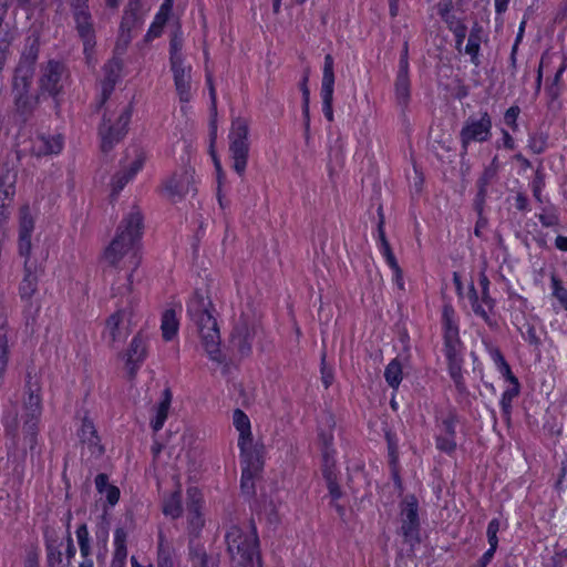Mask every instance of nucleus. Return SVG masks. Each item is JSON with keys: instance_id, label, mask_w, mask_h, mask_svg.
I'll use <instances>...</instances> for the list:
<instances>
[{"instance_id": "obj_1", "label": "nucleus", "mask_w": 567, "mask_h": 567, "mask_svg": "<svg viewBox=\"0 0 567 567\" xmlns=\"http://www.w3.org/2000/svg\"><path fill=\"white\" fill-rule=\"evenodd\" d=\"M143 228L144 218L142 212L137 206H133L118 225L115 238L104 251V259L112 266H116L124 256L131 255L132 270L127 276V284L124 286V290L128 295L132 293L133 272L141 262L138 249Z\"/></svg>"}, {"instance_id": "obj_2", "label": "nucleus", "mask_w": 567, "mask_h": 567, "mask_svg": "<svg viewBox=\"0 0 567 567\" xmlns=\"http://www.w3.org/2000/svg\"><path fill=\"white\" fill-rule=\"evenodd\" d=\"M212 300L199 290H195L187 302V316L196 327L200 343L210 360L223 363L225 355L220 351V332Z\"/></svg>"}, {"instance_id": "obj_3", "label": "nucleus", "mask_w": 567, "mask_h": 567, "mask_svg": "<svg viewBox=\"0 0 567 567\" xmlns=\"http://www.w3.org/2000/svg\"><path fill=\"white\" fill-rule=\"evenodd\" d=\"M227 551L231 559L241 567H261L258 550L259 539L255 526L244 532L239 526L231 525L226 535Z\"/></svg>"}, {"instance_id": "obj_4", "label": "nucleus", "mask_w": 567, "mask_h": 567, "mask_svg": "<svg viewBox=\"0 0 567 567\" xmlns=\"http://www.w3.org/2000/svg\"><path fill=\"white\" fill-rule=\"evenodd\" d=\"M248 122L243 117H237L231 122V128L228 135L229 154L233 161V169L244 176L248 162L249 141Z\"/></svg>"}, {"instance_id": "obj_5", "label": "nucleus", "mask_w": 567, "mask_h": 567, "mask_svg": "<svg viewBox=\"0 0 567 567\" xmlns=\"http://www.w3.org/2000/svg\"><path fill=\"white\" fill-rule=\"evenodd\" d=\"M399 535L412 551L421 543L419 503L414 495H406L401 502Z\"/></svg>"}, {"instance_id": "obj_6", "label": "nucleus", "mask_w": 567, "mask_h": 567, "mask_svg": "<svg viewBox=\"0 0 567 567\" xmlns=\"http://www.w3.org/2000/svg\"><path fill=\"white\" fill-rule=\"evenodd\" d=\"M31 80L12 79L11 94L14 105V115L21 125H24L32 117L40 103V93L31 94Z\"/></svg>"}, {"instance_id": "obj_7", "label": "nucleus", "mask_w": 567, "mask_h": 567, "mask_svg": "<svg viewBox=\"0 0 567 567\" xmlns=\"http://www.w3.org/2000/svg\"><path fill=\"white\" fill-rule=\"evenodd\" d=\"M492 136V117L485 111L478 118L470 116L464 121L460 131L461 154L464 158L468 152V146L473 142L484 143Z\"/></svg>"}, {"instance_id": "obj_8", "label": "nucleus", "mask_w": 567, "mask_h": 567, "mask_svg": "<svg viewBox=\"0 0 567 567\" xmlns=\"http://www.w3.org/2000/svg\"><path fill=\"white\" fill-rule=\"evenodd\" d=\"M131 116L132 109L127 106L120 114L115 124H110V121L103 118L99 127V134L101 136V148L104 153L110 152L125 136Z\"/></svg>"}, {"instance_id": "obj_9", "label": "nucleus", "mask_w": 567, "mask_h": 567, "mask_svg": "<svg viewBox=\"0 0 567 567\" xmlns=\"http://www.w3.org/2000/svg\"><path fill=\"white\" fill-rule=\"evenodd\" d=\"M40 41L39 37L32 34L27 38L23 51L20 55L17 66L13 70L12 79H22L33 81L35 64L39 58Z\"/></svg>"}, {"instance_id": "obj_10", "label": "nucleus", "mask_w": 567, "mask_h": 567, "mask_svg": "<svg viewBox=\"0 0 567 567\" xmlns=\"http://www.w3.org/2000/svg\"><path fill=\"white\" fill-rule=\"evenodd\" d=\"M64 65L55 60H50L41 70L39 79V93H48L55 101L63 90Z\"/></svg>"}, {"instance_id": "obj_11", "label": "nucleus", "mask_w": 567, "mask_h": 567, "mask_svg": "<svg viewBox=\"0 0 567 567\" xmlns=\"http://www.w3.org/2000/svg\"><path fill=\"white\" fill-rule=\"evenodd\" d=\"M334 60L331 54L324 56L323 73L321 81L320 95L322 99V112L324 117L329 121H333V91H334Z\"/></svg>"}, {"instance_id": "obj_12", "label": "nucleus", "mask_w": 567, "mask_h": 567, "mask_svg": "<svg viewBox=\"0 0 567 567\" xmlns=\"http://www.w3.org/2000/svg\"><path fill=\"white\" fill-rule=\"evenodd\" d=\"M203 495L197 487L187 489V519L189 533L198 536L204 527L205 519L202 514Z\"/></svg>"}, {"instance_id": "obj_13", "label": "nucleus", "mask_w": 567, "mask_h": 567, "mask_svg": "<svg viewBox=\"0 0 567 567\" xmlns=\"http://www.w3.org/2000/svg\"><path fill=\"white\" fill-rule=\"evenodd\" d=\"M125 367L128 378L133 379L147 355V338L141 332L137 333L126 352Z\"/></svg>"}, {"instance_id": "obj_14", "label": "nucleus", "mask_w": 567, "mask_h": 567, "mask_svg": "<svg viewBox=\"0 0 567 567\" xmlns=\"http://www.w3.org/2000/svg\"><path fill=\"white\" fill-rule=\"evenodd\" d=\"M458 422L460 417L454 411H450L442 420V433L436 437V447L440 451L451 454L456 450L455 427Z\"/></svg>"}, {"instance_id": "obj_15", "label": "nucleus", "mask_w": 567, "mask_h": 567, "mask_svg": "<svg viewBox=\"0 0 567 567\" xmlns=\"http://www.w3.org/2000/svg\"><path fill=\"white\" fill-rule=\"evenodd\" d=\"M43 537L47 551V567H61V546L64 538L61 536L60 530L51 526H45Z\"/></svg>"}, {"instance_id": "obj_16", "label": "nucleus", "mask_w": 567, "mask_h": 567, "mask_svg": "<svg viewBox=\"0 0 567 567\" xmlns=\"http://www.w3.org/2000/svg\"><path fill=\"white\" fill-rule=\"evenodd\" d=\"M38 262H23V278L19 285V296L28 306H32V297L38 291L39 281Z\"/></svg>"}, {"instance_id": "obj_17", "label": "nucleus", "mask_w": 567, "mask_h": 567, "mask_svg": "<svg viewBox=\"0 0 567 567\" xmlns=\"http://www.w3.org/2000/svg\"><path fill=\"white\" fill-rule=\"evenodd\" d=\"M194 184V175L189 169H185L181 174H174L169 177L165 183V190L168 193V196L173 199H181L184 197L190 189Z\"/></svg>"}, {"instance_id": "obj_18", "label": "nucleus", "mask_w": 567, "mask_h": 567, "mask_svg": "<svg viewBox=\"0 0 567 567\" xmlns=\"http://www.w3.org/2000/svg\"><path fill=\"white\" fill-rule=\"evenodd\" d=\"M171 70L174 76V84L178 94L179 101L187 103L192 99L190 93V66H185L184 63L172 64Z\"/></svg>"}, {"instance_id": "obj_19", "label": "nucleus", "mask_w": 567, "mask_h": 567, "mask_svg": "<svg viewBox=\"0 0 567 567\" xmlns=\"http://www.w3.org/2000/svg\"><path fill=\"white\" fill-rule=\"evenodd\" d=\"M494 163L495 159L489 166L485 167L484 172L476 181L477 193L473 200L474 210H481L485 208L487 188L497 176V166Z\"/></svg>"}, {"instance_id": "obj_20", "label": "nucleus", "mask_w": 567, "mask_h": 567, "mask_svg": "<svg viewBox=\"0 0 567 567\" xmlns=\"http://www.w3.org/2000/svg\"><path fill=\"white\" fill-rule=\"evenodd\" d=\"M238 446L240 449L241 462L245 464L243 468L260 471L262 467L260 450L256 444L252 443V437L247 440L239 437Z\"/></svg>"}, {"instance_id": "obj_21", "label": "nucleus", "mask_w": 567, "mask_h": 567, "mask_svg": "<svg viewBox=\"0 0 567 567\" xmlns=\"http://www.w3.org/2000/svg\"><path fill=\"white\" fill-rule=\"evenodd\" d=\"M125 316L126 309L121 308L106 320L104 337L112 346L116 342L123 341L127 336V332L121 327Z\"/></svg>"}, {"instance_id": "obj_22", "label": "nucleus", "mask_w": 567, "mask_h": 567, "mask_svg": "<svg viewBox=\"0 0 567 567\" xmlns=\"http://www.w3.org/2000/svg\"><path fill=\"white\" fill-rule=\"evenodd\" d=\"M120 63L117 61H111L105 66V78L101 83V97L97 104V109L102 107L107 101L112 92L114 91L115 84L120 76Z\"/></svg>"}, {"instance_id": "obj_23", "label": "nucleus", "mask_w": 567, "mask_h": 567, "mask_svg": "<svg viewBox=\"0 0 567 567\" xmlns=\"http://www.w3.org/2000/svg\"><path fill=\"white\" fill-rule=\"evenodd\" d=\"M73 17L75 20L78 33L84 43V51H87L95 44L91 14L89 11H79L75 12Z\"/></svg>"}, {"instance_id": "obj_24", "label": "nucleus", "mask_w": 567, "mask_h": 567, "mask_svg": "<svg viewBox=\"0 0 567 567\" xmlns=\"http://www.w3.org/2000/svg\"><path fill=\"white\" fill-rule=\"evenodd\" d=\"M63 147L61 135H39L33 144V152L38 156L58 154Z\"/></svg>"}, {"instance_id": "obj_25", "label": "nucleus", "mask_w": 567, "mask_h": 567, "mask_svg": "<svg viewBox=\"0 0 567 567\" xmlns=\"http://www.w3.org/2000/svg\"><path fill=\"white\" fill-rule=\"evenodd\" d=\"M455 311L452 306L445 305L442 312V324L444 330V343H461L458 326L455 321Z\"/></svg>"}, {"instance_id": "obj_26", "label": "nucleus", "mask_w": 567, "mask_h": 567, "mask_svg": "<svg viewBox=\"0 0 567 567\" xmlns=\"http://www.w3.org/2000/svg\"><path fill=\"white\" fill-rule=\"evenodd\" d=\"M483 33H484L483 27L478 22H475L470 31L467 44L465 45V49H464L465 53L471 56V62L475 66H478L481 64L478 55H480Z\"/></svg>"}, {"instance_id": "obj_27", "label": "nucleus", "mask_w": 567, "mask_h": 567, "mask_svg": "<svg viewBox=\"0 0 567 567\" xmlns=\"http://www.w3.org/2000/svg\"><path fill=\"white\" fill-rule=\"evenodd\" d=\"M17 173L8 166L0 168V202L12 200L16 195Z\"/></svg>"}, {"instance_id": "obj_28", "label": "nucleus", "mask_w": 567, "mask_h": 567, "mask_svg": "<svg viewBox=\"0 0 567 567\" xmlns=\"http://www.w3.org/2000/svg\"><path fill=\"white\" fill-rule=\"evenodd\" d=\"M157 567H176L177 557L174 547L166 540L163 533L158 534Z\"/></svg>"}, {"instance_id": "obj_29", "label": "nucleus", "mask_w": 567, "mask_h": 567, "mask_svg": "<svg viewBox=\"0 0 567 567\" xmlns=\"http://www.w3.org/2000/svg\"><path fill=\"white\" fill-rule=\"evenodd\" d=\"M127 534L124 528L118 527L114 532V554L111 563V567H125L127 558L126 548Z\"/></svg>"}, {"instance_id": "obj_30", "label": "nucleus", "mask_w": 567, "mask_h": 567, "mask_svg": "<svg viewBox=\"0 0 567 567\" xmlns=\"http://www.w3.org/2000/svg\"><path fill=\"white\" fill-rule=\"evenodd\" d=\"M28 386V396L24 400V413L23 415H32L40 416L41 415V398L39 394V386L35 383L31 382V377L29 375V380L27 382Z\"/></svg>"}, {"instance_id": "obj_31", "label": "nucleus", "mask_w": 567, "mask_h": 567, "mask_svg": "<svg viewBox=\"0 0 567 567\" xmlns=\"http://www.w3.org/2000/svg\"><path fill=\"white\" fill-rule=\"evenodd\" d=\"M395 99L398 104L405 109L411 99V83L409 73L398 72L394 82Z\"/></svg>"}, {"instance_id": "obj_32", "label": "nucleus", "mask_w": 567, "mask_h": 567, "mask_svg": "<svg viewBox=\"0 0 567 567\" xmlns=\"http://www.w3.org/2000/svg\"><path fill=\"white\" fill-rule=\"evenodd\" d=\"M171 402H172V392L169 389H165L163 391L162 400L155 409L156 414L151 420V426L154 432H158L163 427V425L167 419V415H168Z\"/></svg>"}, {"instance_id": "obj_33", "label": "nucleus", "mask_w": 567, "mask_h": 567, "mask_svg": "<svg viewBox=\"0 0 567 567\" xmlns=\"http://www.w3.org/2000/svg\"><path fill=\"white\" fill-rule=\"evenodd\" d=\"M189 559L193 567H218V560L209 556L199 544H189Z\"/></svg>"}, {"instance_id": "obj_34", "label": "nucleus", "mask_w": 567, "mask_h": 567, "mask_svg": "<svg viewBox=\"0 0 567 567\" xmlns=\"http://www.w3.org/2000/svg\"><path fill=\"white\" fill-rule=\"evenodd\" d=\"M462 365L463 359L447 361L449 374L455 384L456 391L460 395H467L468 390L463 378Z\"/></svg>"}, {"instance_id": "obj_35", "label": "nucleus", "mask_w": 567, "mask_h": 567, "mask_svg": "<svg viewBox=\"0 0 567 567\" xmlns=\"http://www.w3.org/2000/svg\"><path fill=\"white\" fill-rule=\"evenodd\" d=\"M178 320L174 309H167L162 316V334L166 341L172 340L178 331Z\"/></svg>"}, {"instance_id": "obj_36", "label": "nucleus", "mask_w": 567, "mask_h": 567, "mask_svg": "<svg viewBox=\"0 0 567 567\" xmlns=\"http://www.w3.org/2000/svg\"><path fill=\"white\" fill-rule=\"evenodd\" d=\"M402 364L398 358L393 359L384 371V379L388 385L396 390L402 381Z\"/></svg>"}, {"instance_id": "obj_37", "label": "nucleus", "mask_w": 567, "mask_h": 567, "mask_svg": "<svg viewBox=\"0 0 567 567\" xmlns=\"http://www.w3.org/2000/svg\"><path fill=\"white\" fill-rule=\"evenodd\" d=\"M34 230V218L28 204L19 209V235L32 236Z\"/></svg>"}, {"instance_id": "obj_38", "label": "nucleus", "mask_w": 567, "mask_h": 567, "mask_svg": "<svg viewBox=\"0 0 567 567\" xmlns=\"http://www.w3.org/2000/svg\"><path fill=\"white\" fill-rule=\"evenodd\" d=\"M520 391L519 383H515V385H511L508 389H506L502 395L501 399V408L504 419L509 422L511 421V414H512V402L513 400L518 396Z\"/></svg>"}, {"instance_id": "obj_39", "label": "nucleus", "mask_w": 567, "mask_h": 567, "mask_svg": "<svg viewBox=\"0 0 567 567\" xmlns=\"http://www.w3.org/2000/svg\"><path fill=\"white\" fill-rule=\"evenodd\" d=\"M231 344L243 357H246L251 352V343L248 340V332L246 328H236L235 333L231 337Z\"/></svg>"}, {"instance_id": "obj_40", "label": "nucleus", "mask_w": 567, "mask_h": 567, "mask_svg": "<svg viewBox=\"0 0 567 567\" xmlns=\"http://www.w3.org/2000/svg\"><path fill=\"white\" fill-rule=\"evenodd\" d=\"M80 440L83 443H87L90 446H97L100 439L97 436L94 424L89 419H83L81 429L79 431Z\"/></svg>"}, {"instance_id": "obj_41", "label": "nucleus", "mask_w": 567, "mask_h": 567, "mask_svg": "<svg viewBox=\"0 0 567 567\" xmlns=\"http://www.w3.org/2000/svg\"><path fill=\"white\" fill-rule=\"evenodd\" d=\"M260 471L245 470L241 471L240 489L243 495L250 498L256 494L255 478Z\"/></svg>"}, {"instance_id": "obj_42", "label": "nucleus", "mask_w": 567, "mask_h": 567, "mask_svg": "<svg viewBox=\"0 0 567 567\" xmlns=\"http://www.w3.org/2000/svg\"><path fill=\"white\" fill-rule=\"evenodd\" d=\"M233 422L236 430L239 432V437L246 440L252 437L249 417L240 409L234 411Z\"/></svg>"}, {"instance_id": "obj_43", "label": "nucleus", "mask_w": 567, "mask_h": 567, "mask_svg": "<svg viewBox=\"0 0 567 567\" xmlns=\"http://www.w3.org/2000/svg\"><path fill=\"white\" fill-rule=\"evenodd\" d=\"M168 16L169 11H167L166 8L159 9L157 14L155 16L153 23L148 29V32L146 34L147 39H154L162 34L163 28L167 22Z\"/></svg>"}, {"instance_id": "obj_44", "label": "nucleus", "mask_w": 567, "mask_h": 567, "mask_svg": "<svg viewBox=\"0 0 567 567\" xmlns=\"http://www.w3.org/2000/svg\"><path fill=\"white\" fill-rule=\"evenodd\" d=\"M182 502H181V493L175 492L171 495V497L164 503L163 513L166 516H171L172 518H178L182 515Z\"/></svg>"}, {"instance_id": "obj_45", "label": "nucleus", "mask_w": 567, "mask_h": 567, "mask_svg": "<svg viewBox=\"0 0 567 567\" xmlns=\"http://www.w3.org/2000/svg\"><path fill=\"white\" fill-rule=\"evenodd\" d=\"M76 538L80 547V553L83 558L91 555L90 534L86 524H81L76 528Z\"/></svg>"}, {"instance_id": "obj_46", "label": "nucleus", "mask_w": 567, "mask_h": 567, "mask_svg": "<svg viewBox=\"0 0 567 567\" xmlns=\"http://www.w3.org/2000/svg\"><path fill=\"white\" fill-rule=\"evenodd\" d=\"M183 39L174 34L169 41V62L172 64L184 63L183 54Z\"/></svg>"}, {"instance_id": "obj_47", "label": "nucleus", "mask_w": 567, "mask_h": 567, "mask_svg": "<svg viewBox=\"0 0 567 567\" xmlns=\"http://www.w3.org/2000/svg\"><path fill=\"white\" fill-rule=\"evenodd\" d=\"M550 281L553 296L560 302L563 308L567 310V289L563 286V281L554 274L550 277Z\"/></svg>"}, {"instance_id": "obj_48", "label": "nucleus", "mask_w": 567, "mask_h": 567, "mask_svg": "<svg viewBox=\"0 0 567 567\" xmlns=\"http://www.w3.org/2000/svg\"><path fill=\"white\" fill-rule=\"evenodd\" d=\"M547 135L544 133H533L529 134L528 138V148L534 154H542L547 148Z\"/></svg>"}, {"instance_id": "obj_49", "label": "nucleus", "mask_w": 567, "mask_h": 567, "mask_svg": "<svg viewBox=\"0 0 567 567\" xmlns=\"http://www.w3.org/2000/svg\"><path fill=\"white\" fill-rule=\"evenodd\" d=\"M566 66L561 65L557 72L555 73L554 78L550 80V82L546 85V93L549 96L551 101H555L558 99L560 94V87L559 82L561 80V75L565 71Z\"/></svg>"}, {"instance_id": "obj_50", "label": "nucleus", "mask_w": 567, "mask_h": 567, "mask_svg": "<svg viewBox=\"0 0 567 567\" xmlns=\"http://www.w3.org/2000/svg\"><path fill=\"white\" fill-rule=\"evenodd\" d=\"M32 243L31 236L19 235L18 252L24 259L23 262H37L31 258Z\"/></svg>"}, {"instance_id": "obj_51", "label": "nucleus", "mask_w": 567, "mask_h": 567, "mask_svg": "<svg viewBox=\"0 0 567 567\" xmlns=\"http://www.w3.org/2000/svg\"><path fill=\"white\" fill-rule=\"evenodd\" d=\"M141 22V14L137 12H124V16L122 18L121 22V31H122V38L125 37V32L130 33V31L137 27Z\"/></svg>"}, {"instance_id": "obj_52", "label": "nucleus", "mask_w": 567, "mask_h": 567, "mask_svg": "<svg viewBox=\"0 0 567 567\" xmlns=\"http://www.w3.org/2000/svg\"><path fill=\"white\" fill-rule=\"evenodd\" d=\"M499 525H501L499 519L493 518L488 523L487 530H486V536H487V540L489 544L488 550H492L494 553L496 551L497 546H498L497 533L499 530Z\"/></svg>"}, {"instance_id": "obj_53", "label": "nucleus", "mask_w": 567, "mask_h": 567, "mask_svg": "<svg viewBox=\"0 0 567 567\" xmlns=\"http://www.w3.org/2000/svg\"><path fill=\"white\" fill-rule=\"evenodd\" d=\"M480 285L482 287V300L486 306H488V308L492 309L495 305V301L489 296V279L485 272H481L480 275Z\"/></svg>"}, {"instance_id": "obj_54", "label": "nucleus", "mask_w": 567, "mask_h": 567, "mask_svg": "<svg viewBox=\"0 0 567 567\" xmlns=\"http://www.w3.org/2000/svg\"><path fill=\"white\" fill-rule=\"evenodd\" d=\"M23 433L24 436H32L38 433V422L40 416L23 415Z\"/></svg>"}, {"instance_id": "obj_55", "label": "nucleus", "mask_w": 567, "mask_h": 567, "mask_svg": "<svg viewBox=\"0 0 567 567\" xmlns=\"http://www.w3.org/2000/svg\"><path fill=\"white\" fill-rule=\"evenodd\" d=\"M520 113V109L517 105L511 106L504 114V122L513 131L517 130V117Z\"/></svg>"}, {"instance_id": "obj_56", "label": "nucleus", "mask_w": 567, "mask_h": 567, "mask_svg": "<svg viewBox=\"0 0 567 567\" xmlns=\"http://www.w3.org/2000/svg\"><path fill=\"white\" fill-rule=\"evenodd\" d=\"M462 343H444V354L446 360H458L463 359L461 354Z\"/></svg>"}, {"instance_id": "obj_57", "label": "nucleus", "mask_w": 567, "mask_h": 567, "mask_svg": "<svg viewBox=\"0 0 567 567\" xmlns=\"http://www.w3.org/2000/svg\"><path fill=\"white\" fill-rule=\"evenodd\" d=\"M322 475L326 480L327 485L329 482H337V475L333 471V462L330 460L329 454H324V465L322 470Z\"/></svg>"}, {"instance_id": "obj_58", "label": "nucleus", "mask_w": 567, "mask_h": 567, "mask_svg": "<svg viewBox=\"0 0 567 567\" xmlns=\"http://www.w3.org/2000/svg\"><path fill=\"white\" fill-rule=\"evenodd\" d=\"M522 336L524 340L529 344L535 346L536 348L540 346V339L537 334L536 328L533 324L527 323L526 331L522 332Z\"/></svg>"}, {"instance_id": "obj_59", "label": "nucleus", "mask_w": 567, "mask_h": 567, "mask_svg": "<svg viewBox=\"0 0 567 567\" xmlns=\"http://www.w3.org/2000/svg\"><path fill=\"white\" fill-rule=\"evenodd\" d=\"M451 32L454 34V38H455L456 50L461 51L463 42L466 38L467 27L464 23L457 24V25H455V28H453V30Z\"/></svg>"}, {"instance_id": "obj_60", "label": "nucleus", "mask_w": 567, "mask_h": 567, "mask_svg": "<svg viewBox=\"0 0 567 567\" xmlns=\"http://www.w3.org/2000/svg\"><path fill=\"white\" fill-rule=\"evenodd\" d=\"M545 171L543 165V159H539L538 166L535 172V177L532 182V188H544L545 187Z\"/></svg>"}, {"instance_id": "obj_61", "label": "nucleus", "mask_w": 567, "mask_h": 567, "mask_svg": "<svg viewBox=\"0 0 567 567\" xmlns=\"http://www.w3.org/2000/svg\"><path fill=\"white\" fill-rule=\"evenodd\" d=\"M131 179L132 178L125 172L117 173L113 177V193H120Z\"/></svg>"}, {"instance_id": "obj_62", "label": "nucleus", "mask_w": 567, "mask_h": 567, "mask_svg": "<svg viewBox=\"0 0 567 567\" xmlns=\"http://www.w3.org/2000/svg\"><path fill=\"white\" fill-rule=\"evenodd\" d=\"M473 312L481 317L489 327H494L496 322L488 316L487 311L483 308L480 301L471 303Z\"/></svg>"}, {"instance_id": "obj_63", "label": "nucleus", "mask_w": 567, "mask_h": 567, "mask_svg": "<svg viewBox=\"0 0 567 567\" xmlns=\"http://www.w3.org/2000/svg\"><path fill=\"white\" fill-rule=\"evenodd\" d=\"M477 213V220L474 228V234L476 237L482 238L483 237V229H485L488 225V219L484 215V209L475 210Z\"/></svg>"}, {"instance_id": "obj_64", "label": "nucleus", "mask_w": 567, "mask_h": 567, "mask_svg": "<svg viewBox=\"0 0 567 567\" xmlns=\"http://www.w3.org/2000/svg\"><path fill=\"white\" fill-rule=\"evenodd\" d=\"M107 503L114 506L120 499V489L115 485H111L104 491Z\"/></svg>"}]
</instances>
